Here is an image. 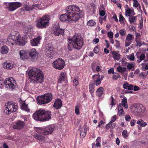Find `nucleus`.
Here are the masks:
<instances>
[{
	"label": "nucleus",
	"mask_w": 148,
	"mask_h": 148,
	"mask_svg": "<svg viewBox=\"0 0 148 148\" xmlns=\"http://www.w3.org/2000/svg\"><path fill=\"white\" fill-rule=\"evenodd\" d=\"M30 81L34 84L41 83L44 80V77L42 71L39 69L34 68L28 72Z\"/></svg>",
	"instance_id": "f257e3e1"
},
{
	"label": "nucleus",
	"mask_w": 148,
	"mask_h": 148,
	"mask_svg": "<svg viewBox=\"0 0 148 148\" xmlns=\"http://www.w3.org/2000/svg\"><path fill=\"white\" fill-rule=\"evenodd\" d=\"M66 14L71 16L72 21H75L78 20L83 16L82 12L80 11L79 8L76 5H70L67 6L66 9Z\"/></svg>",
	"instance_id": "f03ea898"
},
{
	"label": "nucleus",
	"mask_w": 148,
	"mask_h": 148,
	"mask_svg": "<svg viewBox=\"0 0 148 148\" xmlns=\"http://www.w3.org/2000/svg\"><path fill=\"white\" fill-rule=\"evenodd\" d=\"M51 112L40 109L34 113L33 115V118L37 121H45L51 119Z\"/></svg>",
	"instance_id": "7ed1b4c3"
},
{
	"label": "nucleus",
	"mask_w": 148,
	"mask_h": 148,
	"mask_svg": "<svg viewBox=\"0 0 148 148\" xmlns=\"http://www.w3.org/2000/svg\"><path fill=\"white\" fill-rule=\"evenodd\" d=\"M50 18L48 15H45L36 21V26L38 28H45L49 24Z\"/></svg>",
	"instance_id": "20e7f679"
},
{
	"label": "nucleus",
	"mask_w": 148,
	"mask_h": 148,
	"mask_svg": "<svg viewBox=\"0 0 148 148\" xmlns=\"http://www.w3.org/2000/svg\"><path fill=\"white\" fill-rule=\"evenodd\" d=\"M52 95L51 93H47L43 95L38 96L37 100L40 105L45 104L49 103L52 99Z\"/></svg>",
	"instance_id": "39448f33"
},
{
	"label": "nucleus",
	"mask_w": 148,
	"mask_h": 148,
	"mask_svg": "<svg viewBox=\"0 0 148 148\" xmlns=\"http://www.w3.org/2000/svg\"><path fill=\"white\" fill-rule=\"evenodd\" d=\"M131 109L132 113L135 115H140L146 110L145 108L140 104H134L131 106Z\"/></svg>",
	"instance_id": "423d86ee"
},
{
	"label": "nucleus",
	"mask_w": 148,
	"mask_h": 148,
	"mask_svg": "<svg viewBox=\"0 0 148 148\" xmlns=\"http://www.w3.org/2000/svg\"><path fill=\"white\" fill-rule=\"evenodd\" d=\"M5 86L10 91L14 90L17 87L15 80L12 77L5 79Z\"/></svg>",
	"instance_id": "0eeeda50"
},
{
	"label": "nucleus",
	"mask_w": 148,
	"mask_h": 148,
	"mask_svg": "<svg viewBox=\"0 0 148 148\" xmlns=\"http://www.w3.org/2000/svg\"><path fill=\"white\" fill-rule=\"evenodd\" d=\"M73 44V47L77 49H80L83 45V40L80 36H74L71 39Z\"/></svg>",
	"instance_id": "6e6552de"
},
{
	"label": "nucleus",
	"mask_w": 148,
	"mask_h": 148,
	"mask_svg": "<svg viewBox=\"0 0 148 148\" xmlns=\"http://www.w3.org/2000/svg\"><path fill=\"white\" fill-rule=\"evenodd\" d=\"M18 108V106L15 105L14 103L8 102L5 105L4 112L6 114H10L12 112L16 111Z\"/></svg>",
	"instance_id": "1a4fd4ad"
},
{
	"label": "nucleus",
	"mask_w": 148,
	"mask_h": 148,
	"mask_svg": "<svg viewBox=\"0 0 148 148\" xmlns=\"http://www.w3.org/2000/svg\"><path fill=\"white\" fill-rule=\"evenodd\" d=\"M20 36L18 32L13 31L8 36L7 38L8 42L13 45L15 42L17 41L18 39H19Z\"/></svg>",
	"instance_id": "9d476101"
},
{
	"label": "nucleus",
	"mask_w": 148,
	"mask_h": 148,
	"mask_svg": "<svg viewBox=\"0 0 148 148\" xmlns=\"http://www.w3.org/2000/svg\"><path fill=\"white\" fill-rule=\"evenodd\" d=\"M4 4L10 11H13L22 5L21 3L18 2L5 3H4Z\"/></svg>",
	"instance_id": "9b49d317"
},
{
	"label": "nucleus",
	"mask_w": 148,
	"mask_h": 148,
	"mask_svg": "<svg viewBox=\"0 0 148 148\" xmlns=\"http://www.w3.org/2000/svg\"><path fill=\"white\" fill-rule=\"evenodd\" d=\"M65 63L64 60L62 59L58 58L54 61L52 63L53 67L55 69L61 70L64 68Z\"/></svg>",
	"instance_id": "f8f14e48"
},
{
	"label": "nucleus",
	"mask_w": 148,
	"mask_h": 148,
	"mask_svg": "<svg viewBox=\"0 0 148 148\" xmlns=\"http://www.w3.org/2000/svg\"><path fill=\"white\" fill-rule=\"evenodd\" d=\"M25 125V122L21 121L19 120L15 122L12 127L14 130H21L24 127Z\"/></svg>",
	"instance_id": "ddd939ff"
},
{
	"label": "nucleus",
	"mask_w": 148,
	"mask_h": 148,
	"mask_svg": "<svg viewBox=\"0 0 148 148\" xmlns=\"http://www.w3.org/2000/svg\"><path fill=\"white\" fill-rule=\"evenodd\" d=\"M53 47H47L45 49V54L46 56L50 58H53L54 56V52L53 51Z\"/></svg>",
	"instance_id": "4468645a"
},
{
	"label": "nucleus",
	"mask_w": 148,
	"mask_h": 148,
	"mask_svg": "<svg viewBox=\"0 0 148 148\" xmlns=\"http://www.w3.org/2000/svg\"><path fill=\"white\" fill-rule=\"evenodd\" d=\"M29 55L31 58V60L32 61H35L38 57V53L35 49H31Z\"/></svg>",
	"instance_id": "2eb2a0df"
},
{
	"label": "nucleus",
	"mask_w": 148,
	"mask_h": 148,
	"mask_svg": "<svg viewBox=\"0 0 148 148\" xmlns=\"http://www.w3.org/2000/svg\"><path fill=\"white\" fill-rule=\"evenodd\" d=\"M60 20L62 22L66 21L69 22L71 21H72L70 16L66 14V12L64 14L61 15L60 17Z\"/></svg>",
	"instance_id": "dca6fc26"
},
{
	"label": "nucleus",
	"mask_w": 148,
	"mask_h": 148,
	"mask_svg": "<svg viewBox=\"0 0 148 148\" xmlns=\"http://www.w3.org/2000/svg\"><path fill=\"white\" fill-rule=\"evenodd\" d=\"M64 29L57 27L54 30L53 34L55 36H59L60 35L63 36L64 34Z\"/></svg>",
	"instance_id": "f3484780"
},
{
	"label": "nucleus",
	"mask_w": 148,
	"mask_h": 148,
	"mask_svg": "<svg viewBox=\"0 0 148 148\" xmlns=\"http://www.w3.org/2000/svg\"><path fill=\"white\" fill-rule=\"evenodd\" d=\"M31 28V27L29 25L25 26L24 27L23 31L26 38H28L30 36V34L29 32Z\"/></svg>",
	"instance_id": "a211bd4d"
},
{
	"label": "nucleus",
	"mask_w": 148,
	"mask_h": 148,
	"mask_svg": "<svg viewBox=\"0 0 148 148\" xmlns=\"http://www.w3.org/2000/svg\"><path fill=\"white\" fill-rule=\"evenodd\" d=\"M92 78L95 85L97 86L100 84L101 82L100 79V76L99 73L97 74H95L92 76Z\"/></svg>",
	"instance_id": "6ab92c4d"
},
{
	"label": "nucleus",
	"mask_w": 148,
	"mask_h": 148,
	"mask_svg": "<svg viewBox=\"0 0 148 148\" xmlns=\"http://www.w3.org/2000/svg\"><path fill=\"white\" fill-rule=\"evenodd\" d=\"M54 130L53 127L51 125H49L44 128V135H47L51 134Z\"/></svg>",
	"instance_id": "aec40b11"
},
{
	"label": "nucleus",
	"mask_w": 148,
	"mask_h": 148,
	"mask_svg": "<svg viewBox=\"0 0 148 148\" xmlns=\"http://www.w3.org/2000/svg\"><path fill=\"white\" fill-rule=\"evenodd\" d=\"M134 37L132 35L130 34H128L126 37L125 45L126 47L129 46L132 43V40L133 39Z\"/></svg>",
	"instance_id": "412c9836"
},
{
	"label": "nucleus",
	"mask_w": 148,
	"mask_h": 148,
	"mask_svg": "<svg viewBox=\"0 0 148 148\" xmlns=\"http://www.w3.org/2000/svg\"><path fill=\"white\" fill-rule=\"evenodd\" d=\"M62 105V101L60 99H56L53 105V107L56 109H60Z\"/></svg>",
	"instance_id": "4be33fe9"
},
{
	"label": "nucleus",
	"mask_w": 148,
	"mask_h": 148,
	"mask_svg": "<svg viewBox=\"0 0 148 148\" xmlns=\"http://www.w3.org/2000/svg\"><path fill=\"white\" fill-rule=\"evenodd\" d=\"M42 134H36L34 135V136L35 139L40 141H42V142L44 143L45 142L46 139L45 137L43 135H42Z\"/></svg>",
	"instance_id": "5701e85b"
},
{
	"label": "nucleus",
	"mask_w": 148,
	"mask_h": 148,
	"mask_svg": "<svg viewBox=\"0 0 148 148\" xmlns=\"http://www.w3.org/2000/svg\"><path fill=\"white\" fill-rule=\"evenodd\" d=\"M19 55L20 58L21 60H24L27 58L28 53L25 50H21L19 52Z\"/></svg>",
	"instance_id": "b1692460"
},
{
	"label": "nucleus",
	"mask_w": 148,
	"mask_h": 148,
	"mask_svg": "<svg viewBox=\"0 0 148 148\" xmlns=\"http://www.w3.org/2000/svg\"><path fill=\"white\" fill-rule=\"evenodd\" d=\"M3 67L5 69H10L13 67V64L12 62H5L3 64Z\"/></svg>",
	"instance_id": "393cba45"
},
{
	"label": "nucleus",
	"mask_w": 148,
	"mask_h": 148,
	"mask_svg": "<svg viewBox=\"0 0 148 148\" xmlns=\"http://www.w3.org/2000/svg\"><path fill=\"white\" fill-rule=\"evenodd\" d=\"M112 56L115 60L118 61L121 58V55L117 53L116 51H112L111 52Z\"/></svg>",
	"instance_id": "a878e982"
},
{
	"label": "nucleus",
	"mask_w": 148,
	"mask_h": 148,
	"mask_svg": "<svg viewBox=\"0 0 148 148\" xmlns=\"http://www.w3.org/2000/svg\"><path fill=\"white\" fill-rule=\"evenodd\" d=\"M41 39L40 36H38L37 38H34L33 40H31V42L32 45L33 46H37L39 43L40 40Z\"/></svg>",
	"instance_id": "bb28decb"
},
{
	"label": "nucleus",
	"mask_w": 148,
	"mask_h": 148,
	"mask_svg": "<svg viewBox=\"0 0 148 148\" xmlns=\"http://www.w3.org/2000/svg\"><path fill=\"white\" fill-rule=\"evenodd\" d=\"M123 87L125 89H127L128 90H133V85L129 84L126 82H125L123 84Z\"/></svg>",
	"instance_id": "cd10ccee"
},
{
	"label": "nucleus",
	"mask_w": 148,
	"mask_h": 148,
	"mask_svg": "<svg viewBox=\"0 0 148 148\" xmlns=\"http://www.w3.org/2000/svg\"><path fill=\"white\" fill-rule=\"evenodd\" d=\"M14 43L21 46H23L25 45V40L21 38V36L19 37V39H18L17 41H16Z\"/></svg>",
	"instance_id": "c85d7f7f"
},
{
	"label": "nucleus",
	"mask_w": 148,
	"mask_h": 148,
	"mask_svg": "<svg viewBox=\"0 0 148 148\" xmlns=\"http://www.w3.org/2000/svg\"><path fill=\"white\" fill-rule=\"evenodd\" d=\"M120 105L121 107L123 106L125 108H128V105L127 99L125 98L123 99L121 101V103H119L118 106H120Z\"/></svg>",
	"instance_id": "c756f323"
},
{
	"label": "nucleus",
	"mask_w": 148,
	"mask_h": 148,
	"mask_svg": "<svg viewBox=\"0 0 148 148\" xmlns=\"http://www.w3.org/2000/svg\"><path fill=\"white\" fill-rule=\"evenodd\" d=\"M9 50L8 47L5 45H3L1 48V52L2 54H5L7 53Z\"/></svg>",
	"instance_id": "7c9ffc66"
},
{
	"label": "nucleus",
	"mask_w": 148,
	"mask_h": 148,
	"mask_svg": "<svg viewBox=\"0 0 148 148\" xmlns=\"http://www.w3.org/2000/svg\"><path fill=\"white\" fill-rule=\"evenodd\" d=\"M66 78V73L65 72H62L60 74V78L59 79V82L61 83L62 82L64 81Z\"/></svg>",
	"instance_id": "2f4dec72"
},
{
	"label": "nucleus",
	"mask_w": 148,
	"mask_h": 148,
	"mask_svg": "<svg viewBox=\"0 0 148 148\" xmlns=\"http://www.w3.org/2000/svg\"><path fill=\"white\" fill-rule=\"evenodd\" d=\"M136 56H137V58L138 59L137 60V62L138 63H140L145 58V55L144 53L141 54L140 56H138V54L137 53Z\"/></svg>",
	"instance_id": "473e14b6"
},
{
	"label": "nucleus",
	"mask_w": 148,
	"mask_h": 148,
	"mask_svg": "<svg viewBox=\"0 0 148 148\" xmlns=\"http://www.w3.org/2000/svg\"><path fill=\"white\" fill-rule=\"evenodd\" d=\"M115 123L110 122L108 124L106 125V128L107 129L109 128L113 129L115 128Z\"/></svg>",
	"instance_id": "72a5a7b5"
},
{
	"label": "nucleus",
	"mask_w": 148,
	"mask_h": 148,
	"mask_svg": "<svg viewBox=\"0 0 148 148\" xmlns=\"http://www.w3.org/2000/svg\"><path fill=\"white\" fill-rule=\"evenodd\" d=\"M68 48L69 51L72 50L73 47V44L71 42V39H68Z\"/></svg>",
	"instance_id": "f704fd0d"
},
{
	"label": "nucleus",
	"mask_w": 148,
	"mask_h": 148,
	"mask_svg": "<svg viewBox=\"0 0 148 148\" xmlns=\"http://www.w3.org/2000/svg\"><path fill=\"white\" fill-rule=\"evenodd\" d=\"M118 113L119 116H121L124 114L125 112L123 109V107H121L120 105L118 106Z\"/></svg>",
	"instance_id": "c9c22d12"
},
{
	"label": "nucleus",
	"mask_w": 148,
	"mask_h": 148,
	"mask_svg": "<svg viewBox=\"0 0 148 148\" xmlns=\"http://www.w3.org/2000/svg\"><path fill=\"white\" fill-rule=\"evenodd\" d=\"M127 70L126 67H122L119 66L117 68V70L119 72L123 73Z\"/></svg>",
	"instance_id": "e433bc0d"
},
{
	"label": "nucleus",
	"mask_w": 148,
	"mask_h": 148,
	"mask_svg": "<svg viewBox=\"0 0 148 148\" xmlns=\"http://www.w3.org/2000/svg\"><path fill=\"white\" fill-rule=\"evenodd\" d=\"M80 136L82 138H84L86 135V131L85 129H81L80 132Z\"/></svg>",
	"instance_id": "4c0bfd02"
},
{
	"label": "nucleus",
	"mask_w": 148,
	"mask_h": 148,
	"mask_svg": "<svg viewBox=\"0 0 148 148\" xmlns=\"http://www.w3.org/2000/svg\"><path fill=\"white\" fill-rule=\"evenodd\" d=\"M137 124L140 125L142 127H145L147 125L146 123L144 122L142 119L138 120L137 122Z\"/></svg>",
	"instance_id": "58836bf2"
},
{
	"label": "nucleus",
	"mask_w": 148,
	"mask_h": 148,
	"mask_svg": "<svg viewBox=\"0 0 148 148\" xmlns=\"http://www.w3.org/2000/svg\"><path fill=\"white\" fill-rule=\"evenodd\" d=\"M21 108L22 109L28 112H29V110L28 109L27 106L25 103H23L22 105Z\"/></svg>",
	"instance_id": "ea45409f"
},
{
	"label": "nucleus",
	"mask_w": 148,
	"mask_h": 148,
	"mask_svg": "<svg viewBox=\"0 0 148 148\" xmlns=\"http://www.w3.org/2000/svg\"><path fill=\"white\" fill-rule=\"evenodd\" d=\"M95 85V84H91L89 85V89L90 92H94L95 91L94 86Z\"/></svg>",
	"instance_id": "a19ab883"
},
{
	"label": "nucleus",
	"mask_w": 148,
	"mask_h": 148,
	"mask_svg": "<svg viewBox=\"0 0 148 148\" xmlns=\"http://www.w3.org/2000/svg\"><path fill=\"white\" fill-rule=\"evenodd\" d=\"M96 24L95 22L93 20L89 21L87 22V25L90 26H93Z\"/></svg>",
	"instance_id": "79ce46f5"
},
{
	"label": "nucleus",
	"mask_w": 148,
	"mask_h": 148,
	"mask_svg": "<svg viewBox=\"0 0 148 148\" xmlns=\"http://www.w3.org/2000/svg\"><path fill=\"white\" fill-rule=\"evenodd\" d=\"M44 128H38L36 130V131L38 133L44 135Z\"/></svg>",
	"instance_id": "37998d69"
},
{
	"label": "nucleus",
	"mask_w": 148,
	"mask_h": 148,
	"mask_svg": "<svg viewBox=\"0 0 148 148\" xmlns=\"http://www.w3.org/2000/svg\"><path fill=\"white\" fill-rule=\"evenodd\" d=\"M129 20L130 23L135 22L136 20V17L134 16H131L129 17Z\"/></svg>",
	"instance_id": "c03bdc74"
},
{
	"label": "nucleus",
	"mask_w": 148,
	"mask_h": 148,
	"mask_svg": "<svg viewBox=\"0 0 148 148\" xmlns=\"http://www.w3.org/2000/svg\"><path fill=\"white\" fill-rule=\"evenodd\" d=\"M24 8L25 10L28 11L32 10L33 9V7L30 5H25Z\"/></svg>",
	"instance_id": "a18cd8bd"
},
{
	"label": "nucleus",
	"mask_w": 148,
	"mask_h": 148,
	"mask_svg": "<svg viewBox=\"0 0 148 148\" xmlns=\"http://www.w3.org/2000/svg\"><path fill=\"white\" fill-rule=\"evenodd\" d=\"M96 144L95 143H93L92 144V148H95L99 147L101 146V144L99 142H96Z\"/></svg>",
	"instance_id": "49530a36"
},
{
	"label": "nucleus",
	"mask_w": 148,
	"mask_h": 148,
	"mask_svg": "<svg viewBox=\"0 0 148 148\" xmlns=\"http://www.w3.org/2000/svg\"><path fill=\"white\" fill-rule=\"evenodd\" d=\"M122 135L124 138H127L128 136L126 130H124L122 133Z\"/></svg>",
	"instance_id": "de8ad7c7"
},
{
	"label": "nucleus",
	"mask_w": 148,
	"mask_h": 148,
	"mask_svg": "<svg viewBox=\"0 0 148 148\" xmlns=\"http://www.w3.org/2000/svg\"><path fill=\"white\" fill-rule=\"evenodd\" d=\"M127 58L130 60L133 61L134 59V56L133 53H132L130 55H129L127 57Z\"/></svg>",
	"instance_id": "09e8293b"
},
{
	"label": "nucleus",
	"mask_w": 148,
	"mask_h": 148,
	"mask_svg": "<svg viewBox=\"0 0 148 148\" xmlns=\"http://www.w3.org/2000/svg\"><path fill=\"white\" fill-rule=\"evenodd\" d=\"M127 66V68L129 71L132 68L134 67L133 64H130L129 63H128Z\"/></svg>",
	"instance_id": "8fccbe9b"
},
{
	"label": "nucleus",
	"mask_w": 148,
	"mask_h": 148,
	"mask_svg": "<svg viewBox=\"0 0 148 148\" xmlns=\"http://www.w3.org/2000/svg\"><path fill=\"white\" fill-rule=\"evenodd\" d=\"M5 80L4 81L2 77H0V88H1L3 85H5Z\"/></svg>",
	"instance_id": "3c124183"
},
{
	"label": "nucleus",
	"mask_w": 148,
	"mask_h": 148,
	"mask_svg": "<svg viewBox=\"0 0 148 148\" xmlns=\"http://www.w3.org/2000/svg\"><path fill=\"white\" fill-rule=\"evenodd\" d=\"M119 33L121 36H124L126 33V30L124 29H121L120 30Z\"/></svg>",
	"instance_id": "603ef678"
},
{
	"label": "nucleus",
	"mask_w": 148,
	"mask_h": 148,
	"mask_svg": "<svg viewBox=\"0 0 148 148\" xmlns=\"http://www.w3.org/2000/svg\"><path fill=\"white\" fill-rule=\"evenodd\" d=\"M111 103H110V104L112 106H113L115 105L116 104L115 99H114L113 95L111 96Z\"/></svg>",
	"instance_id": "864d4df0"
},
{
	"label": "nucleus",
	"mask_w": 148,
	"mask_h": 148,
	"mask_svg": "<svg viewBox=\"0 0 148 148\" xmlns=\"http://www.w3.org/2000/svg\"><path fill=\"white\" fill-rule=\"evenodd\" d=\"M79 106H75V114L77 115L79 114Z\"/></svg>",
	"instance_id": "5fc2aeb1"
},
{
	"label": "nucleus",
	"mask_w": 148,
	"mask_h": 148,
	"mask_svg": "<svg viewBox=\"0 0 148 148\" xmlns=\"http://www.w3.org/2000/svg\"><path fill=\"white\" fill-rule=\"evenodd\" d=\"M120 77L119 75L118 74H115L113 75L112 78L114 80H116Z\"/></svg>",
	"instance_id": "6e6d98bb"
},
{
	"label": "nucleus",
	"mask_w": 148,
	"mask_h": 148,
	"mask_svg": "<svg viewBox=\"0 0 148 148\" xmlns=\"http://www.w3.org/2000/svg\"><path fill=\"white\" fill-rule=\"evenodd\" d=\"M108 37L111 39H112L113 38V33L112 32H109L108 33Z\"/></svg>",
	"instance_id": "4d7b16f0"
},
{
	"label": "nucleus",
	"mask_w": 148,
	"mask_h": 148,
	"mask_svg": "<svg viewBox=\"0 0 148 148\" xmlns=\"http://www.w3.org/2000/svg\"><path fill=\"white\" fill-rule=\"evenodd\" d=\"M94 52L95 53H97L99 51V47L97 46L95 47L93 50Z\"/></svg>",
	"instance_id": "13d9d810"
},
{
	"label": "nucleus",
	"mask_w": 148,
	"mask_h": 148,
	"mask_svg": "<svg viewBox=\"0 0 148 148\" xmlns=\"http://www.w3.org/2000/svg\"><path fill=\"white\" fill-rule=\"evenodd\" d=\"M133 90L134 91H136L139 90L140 88L138 86L133 85Z\"/></svg>",
	"instance_id": "bf43d9fd"
},
{
	"label": "nucleus",
	"mask_w": 148,
	"mask_h": 148,
	"mask_svg": "<svg viewBox=\"0 0 148 148\" xmlns=\"http://www.w3.org/2000/svg\"><path fill=\"white\" fill-rule=\"evenodd\" d=\"M130 10L129 8L126 11L125 15L126 16H130Z\"/></svg>",
	"instance_id": "052dcab7"
},
{
	"label": "nucleus",
	"mask_w": 148,
	"mask_h": 148,
	"mask_svg": "<svg viewBox=\"0 0 148 148\" xmlns=\"http://www.w3.org/2000/svg\"><path fill=\"white\" fill-rule=\"evenodd\" d=\"M116 115H114L111 118V121L110 122L112 123H113V122L115 121L116 119Z\"/></svg>",
	"instance_id": "680f3d73"
},
{
	"label": "nucleus",
	"mask_w": 148,
	"mask_h": 148,
	"mask_svg": "<svg viewBox=\"0 0 148 148\" xmlns=\"http://www.w3.org/2000/svg\"><path fill=\"white\" fill-rule=\"evenodd\" d=\"M103 88L102 87H100L98 88L96 91V92H103Z\"/></svg>",
	"instance_id": "e2e57ef3"
},
{
	"label": "nucleus",
	"mask_w": 148,
	"mask_h": 148,
	"mask_svg": "<svg viewBox=\"0 0 148 148\" xmlns=\"http://www.w3.org/2000/svg\"><path fill=\"white\" fill-rule=\"evenodd\" d=\"M131 118L129 115H126L125 116V120L126 121H130Z\"/></svg>",
	"instance_id": "0e129e2a"
},
{
	"label": "nucleus",
	"mask_w": 148,
	"mask_h": 148,
	"mask_svg": "<svg viewBox=\"0 0 148 148\" xmlns=\"http://www.w3.org/2000/svg\"><path fill=\"white\" fill-rule=\"evenodd\" d=\"M78 84V82L77 80L76 79H75L73 80V84L74 86H77Z\"/></svg>",
	"instance_id": "69168bd1"
},
{
	"label": "nucleus",
	"mask_w": 148,
	"mask_h": 148,
	"mask_svg": "<svg viewBox=\"0 0 148 148\" xmlns=\"http://www.w3.org/2000/svg\"><path fill=\"white\" fill-rule=\"evenodd\" d=\"M136 120L134 119L131 120L130 121V124L131 126H134L136 123Z\"/></svg>",
	"instance_id": "338daca9"
},
{
	"label": "nucleus",
	"mask_w": 148,
	"mask_h": 148,
	"mask_svg": "<svg viewBox=\"0 0 148 148\" xmlns=\"http://www.w3.org/2000/svg\"><path fill=\"white\" fill-rule=\"evenodd\" d=\"M105 14V12L104 10H101L99 12V14L100 16H104Z\"/></svg>",
	"instance_id": "774afa93"
}]
</instances>
